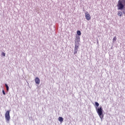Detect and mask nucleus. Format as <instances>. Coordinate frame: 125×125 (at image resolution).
<instances>
[{"label":"nucleus","mask_w":125,"mask_h":125,"mask_svg":"<svg viewBox=\"0 0 125 125\" xmlns=\"http://www.w3.org/2000/svg\"><path fill=\"white\" fill-rule=\"evenodd\" d=\"M77 35H78V36H81V35H82V33H81V31L80 30L77 31Z\"/></svg>","instance_id":"11"},{"label":"nucleus","mask_w":125,"mask_h":125,"mask_svg":"<svg viewBox=\"0 0 125 125\" xmlns=\"http://www.w3.org/2000/svg\"><path fill=\"white\" fill-rule=\"evenodd\" d=\"M76 38H77V39L75 40V43H78L80 42V39L81 38L79 36L78 37H76Z\"/></svg>","instance_id":"6"},{"label":"nucleus","mask_w":125,"mask_h":125,"mask_svg":"<svg viewBox=\"0 0 125 125\" xmlns=\"http://www.w3.org/2000/svg\"><path fill=\"white\" fill-rule=\"evenodd\" d=\"M116 41H117V37H114L113 39V42H116Z\"/></svg>","instance_id":"12"},{"label":"nucleus","mask_w":125,"mask_h":125,"mask_svg":"<svg viewBox=\"0 0 125 125\" xmlns=\"http://www.w3.org/2000/svg\"><path fill=\"white\" fill-rule=\"evenodd\" d=\"M2 93L4 95H5V92H4V90H2Z\"/></svg>","instance_id":"15"},{"label":"nucleus","mask_w":125,"mask_h":125,"mask_svg":"<svg viewBox=\"0 0 125 125\" xmlns=\"http://www.w3.org/2000/svg\"><path fill=\"white\" fill-rule=\"evenodd\" d=\"M35 83H37V84H40V83H41V80H40V78L39 77H36L35 78Z\"/></svg>","instance_id":"5"},{"label":"nucleus","mask_w":125,"mask_h":125,"mask_svg":"<svg viewBox=\"0 0 125 125\" xmlns=\"http://www.w3.org/2000/svg\"><path fill=\"white\" fill-rule=\"evenodd\" d=\"M96 107V110L100 118L102 120L104 118V115H103V109H102V106L99 107V104L98 102L95 103Z\"/></svg>","instance_id":"1"},{"label":"nucleus","mask_w":125,"mask_h":125,"mask_svg":"<svg viewBox=\"0 0 125 125\" xmlns=\"http://www.w3.org/2000/svg\"><path fill=\"white\" fill-rule=\"evenodd\" d=\"M10 112V111L8 110L6 112L5 114V119L6 121H7V122H9V121H10V115L9 114Z\"/></svg>","instance_id":"3"},{"label":"nucleus","mask_w":125,"mask_h":125,"mask_svg":"<svg viewBox=\"0 0 125 125\" xmlns=\"http://www.w3.org/2000/svg\"><path fill=\"white\" fill-rule=\"evenodd\" d=\"M1 55H2V56H5V53H4V52H2L1 53Z\"/></svg>","instance_id":"13"},{"label":"nucleus","mask_w":125,"mask_h":125,"mask_svg":"<svg viewBox=\"0 0 125 125\" xmlns=\"http://www.w3.org/2000/svg\"><path fill=\"white\" fill-rule=\"evenodd\" d=\"M78 53V50H75L74 54H77Z\"/></svg>","instance_id":"14"},{"label":"nucleus","mask_w":125,"mask_h":125,"mask_svg":"<svg viewBox=\"0 0 125 125\" xmlns=\"http://www.w3.org/2000/svg\"><path fill=\"white\" fill-rule=\"evenodd\" d=\"M85 19L88 21H89V20H90L91 19V17H90V15L89 14V13H88V12H86L85 13Z\"/></svg>","instance_id":"4"},{"label":"nucleus","mask_w":125,"mask_h":125,"mask_svg":"<svg viewBox=\"0 0 125 125\" xmlns=\"http://www.w3.org/2000/svg\"><path fill=\"white\" fill-rule=\"evenodd\" d=\"M117 15L121 17L122 16V15H123V13L122 12H121V11H119L118 12Z\"/></svg>","instance_id":"8"},{"label":"nucleus","mask_w":125,"mask_h":125,"mask_svg":"<svg viewBox=\"0 0 125 125\" xmlns=\"http://www.w3.org/2000/svg\"><path fill=\"white\" fill-rule=\"evenodd\" d=\"M125 5V0H119L117 4L118 10H122L124 9Z\"/></svg>","instance_id":"2"},{"label":"nucleus","mask_w":125,"mask_h":125,"mask_svg":"<svg viewBox=\"0 0 125 125\" xmlns=\"http://www.w3.org/2000/svg\"><path fill=\"white\" fill-rule=\"evenodd\" d=\"M123 13H124V14H125V12H123Z\"/></svg>","instance_id":"16"},{"label":"nucleus","mask_w":125,"mask_h":125,"mask_svg":"<svg viewBox=\"0 0 125 125\" xmlns=\"http://www.w3.org/2000/svg\"><path fill=\"white\" fill-rule=\"evenodd\" d=\"M5 85L6 86L7 91H8V90H9V87H8V85H7V84H5Z\"/></svg>","instance_id":"10"},{"label":"nucleus","mask_w":125,"mask_h":125,"mask_svg":"<svg viewBox=\"0 0 125 125\" xmlns=\"http://www.w3.org/2000/svg\"><path fill=\"white\" fill-rule=\"evenodd\" d=\"M58 120L59 121V122L62 123L63 121H64V119H63L62 117H59Z\"/></svg>","instance_id":"7"},{"label":"nucleus","mask_w":125,"mask_h":125,"mask_svg":"<svg viewBox=\"0 0 125 125\" xmlns=\"http://www.w3.org/2000/svg\"><path fill=\"white\" fill-rule=\"evenodd\" d=\"M79 49V46L77 45L76 44L75 45L74 50H77Z\"/></svg>","instance_id":"9"}]
</instances>
